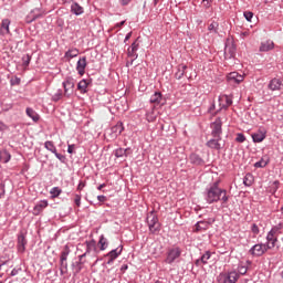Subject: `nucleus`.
Segmentation results:
<instances>
[{
    "label": "nucleus",
    "instance_id": "nucleus-1",
    "mask_svg": "<svg viewBox=\"0 0 283 283\" xmlns=\"http://www.w3.org/2000/svg\"><path fill=\"white\" fill-rule=\"evenodd\" d=\"M206 199L209 203L221 201L222 205H226L229 201L227 190L221 189L217 184L209 188Z\"/></svg>",
    "mask_w": 283,
    "mask_h": 283
},
{
    "label": "nucleus",
    "instance_id": "nucleus-2",
    "mask_svg": "<svg viewBox=\"0 0 283 283\" xmlns=\"http://www.w3.org/2000/svg\"><path fill=\"white\" fill-rule=\"evenodd\" d=\"M279 227H273L272 230L268 232V243H265L268 250L274 249L275 242H277L276 234L279 233Z\"/></svg>",
    "mask_w": 283,
    "mask_h": 283
},
{
    "label": "nucleus",
    "instance_id": "nucleus-3",
    "mask_svg": "<svg viewBox=\"0 0 283 283\" xmlns=\"http://www.w3.org/2000/svg\"><path fill=\"white\" fill-rule=\"evenodd\" d=\"M240 277V274L235 271L230 273H221L219 274V281L221 283H237Z\"/></svg>",
    "mask_w": 283,
    "mask_h": 283
},
{
    "label": "nucleus",
    "instance_id": "nucleus-4",
    "mask_svg": "<svg viewBox=\"0 0 283 283\" xmlns=\"http://www.w3.org/2000/svg\"><path fill=\"white\" fill-rule=\"evenodd\" d=\"M182 252L180 248H171V250L167 252V258L165 259V262L167 264H174V262L178 260Z\"/></svg>",
    "mask_w": 283,
    "mask_h": 283
},
{
    "label": "nucleus",
    "instance_id": "nucleus-5",
    "mask_svg": "<svg viewBox=\"0 0 283 283\" xmlns=\"http://www.w3.org/2000/svg\"><path fill=\"white\" fill-rule=\"evenodd\" d=\"M266 251V243H255V245L250 249V254L254 256H262Z\"/></svg>",
    "mask_w": 283,
    "mask_h": 283
},
{
    "label": "nucleus",
    "instance_id": "nucleus-6",
    "mask_svg": "<svg viewBox=\"0 0 283 283\" xmlns=\"http://www.w3.org/2000/svg\"><path fill=\"white\" fill-rule=\"evenodd\" d=\"M147 223L153 233L159 229L158 217L155 213L147 217Z\"/></svg>",
    "mask_w": 283,
    "mask_h": 283
},
{
    "label": "nucleus",
    "instance_id": "nucleus-7",
    "mask_svg": "<svg viewBox=\"0 0 283 283\" xmlns=\"http://www.w3.org/2000/svg\"><path fill=\"white\" fill-rule=\"evenodd\" d=\"M64 87V96L70 97L74 93V80L73 78H66L65 82H63Z\"/></svg>",
    "mask_w": 283,
    "mask_h": 283
},
{
    "label": "nucleus",
    "instance_id": "nucleus-8",
    "mask_svg": "<svg viewBox=\"0 0 283 283\" xmlns=\"http://www.w3.org/2000/svg\"><path fill=\"white\" fill-rule=\"evenodd\" d=\"M212 135L214 136V138H220V134L222 133V122L220 118H217L212 125Z\"/></svg>",
    "mask_w": 283,
    "mask_h": 283
},
{
    "label": "nucleus",
    "instance_id": "nucleus-9",
    "mask_svg": "<svg viewBox=\"0 0 283 283\" xmlns=\"http://www.w3.org/2000/svg\"><path fill=\"white\" fill-rule=\"evenodd\" d=\"M70 255V247L65 245L61 253V271L67 270V256Z\"/></svg>",
    "mask_w": 283,
    "mask_h": 283
},
{
    "label": "nucleus",
    "instance_id": "nucleus-10",
    "mask_svg": "<svg viewBox=\"0 0 283 283\" xmlns=\"http://www.w3.org/2000/svg\"><path fill=\"white\" fill-rule=\"evenodd\" d=\"M273 49H275V42H273L272 40H266V41L261 42L259 51L261 53H266Z\"/></svg>",
    "mask_w": 283,
    "mask_h": 283
},
{
    "label": "nucleus",
    "instance_id": "nucleus-11",
    "mask_svg": "<svg viewBox=\"0 0 283 283\" xmlns=\"http://www.w3.org/2000/svg\"><path fill=\"white\" fill-rule=\"evenodd\" d=\"M124 130H125V127L123 125V122H117V124L113 126L111 129V137L117 138V136H119Z\"/></svg>",
    "mask_w": 283,
    "mask_h": 283
},
{
    "label": "nucleus",
    "instance_id": "nucleus-12",
    "mask_svg": "<svg viewBox=\"0 0 283 283\" xmlns=\"http://www.w3.org/2000/svg\"><path fill=\"white\" fill-rule=\"evenodd\" d=\"M219 105L221 108H229V106L233 105V99L229 95H220Z\"/></svg>",
    "mask_w": 283,
    "mask_h": 283
},
{
    "label": "nucleus",
    "instance_id": "nucleus-13",
    "mask_svg": "<svg viewBox=\"0 0 283 283\" xmlns=\"http://www.w3.org/2000/svg\"><path fill=\"white\" fill-rule=\"evenodd\" d=\"M266 138V130L265 129H259L252 135L253 143L260 144Z\"/></svg>",
    "mask_w": 283,
    "mask_h": 283
},
{
    "label": "nucleus",
    "instance_id": "nucleus-14",
    "mask_svg": "<svg viewBox=\"0 0 283 283\" xmlns=\"http://www.w3.org/2000/svg\"><path fill=\"white\" fill-rule=\"evenodd\" d=\"M227 80H228L229 82L241 83V82H243V80H244V75H240L239 72H230V73L227 75Z\"/></svg>",
    "mask_w": 283,
    "mask_h": 283
},
{
    "label": "nucleus",
    "instance_id": "nucleus-15",
    "mask_svg": "<svg viewBox=\"0 0 283 283\" xmlns=\"http://www.w3.org/2000/svg\"><path fill=\"white\" fill-rule=\"evenodd\" d=\"M86 252L83 253V255H80V264H83V259L84 256L87 255V253H91L92 250H96V241L92 240V241H86Z\"/></svg>",
    "mask_w": 283,
    "mask_h": 283
},
{
    "label": "nucleus",
    "instance_id": "nucleus-16",
    "mask_svg": "<svg viewBox=\"0 0 283 283\" xmlns=\"http://www.w3.org/2000/svg\"><path fill=\"white\" fill-rule=\"evenodd\" d=\"M27 244H28V241L25 239V235L24 234H20L18 237V245H17L19 253H24Z\"/></svg>",
    "mask_w": 283,
    "mask_h": 283
},
{
    "label": "nucleus",
    "instance_id": "nucleus-17",
    "mask_svg": "<svg viewBox=\"0 0 283 283\" xmlns=\"http://www.w3.org/2000/svg\"><path fill=\"white\" fill-rule=\"evenodd\" d=\"M10 24H11V21L9 19L2 20L1 27H0V34H2L3 36H6V34H9Z\"/></svg>",
    "mask_w": 283,
    "mask_h": 283
},
{
    "label": "nucleus",
    "instance_id": "nucleus-18",
    "mask_svg": "<svg viewBox=\"0 0 283 283\" xmlns=\"http://www.w3.org/2000/svg\"><path fill=\"white\" fill-rule=\"evenodd\" d=\"M49 207L48 200H41L38 205L34 206L33 208V214L38 216L44 210L45 208Z\"/></svg>",
    "mask_w": 283,
    "mask_h": 283
},
{
    "label": "nucleus",
    "instance_id": "nucleus-19",
    "mask_svg": "<svg viewBox=\"0 0 283 283\" xmlns=\"http://www.w3.org/2000/svg\"><path fill=\"white\" fill-rule=\"evenodd\" d=\"M158 116H159V112L156 111L155 107L146 113V119L148 123H155Z\"/></svg>",
    "mask_w": 283,
    "mask_h": 283
},
{
    "label": "nucleus",
    "instance_id": "nucleus-20",
    "mask_svg": "<svg viewBox=\"0 0 283 283\" xmlns=\"http://www.w3.org/2000/svg\"><path fill=\"white\" fill-rule=\"evenodd\" d=\"M132 154H133V151L129 148L123 149L122 147H119L118 149L115 150L116 158H124V156H125V158H127L128 155H132Z\"/></svg>",
    "mask_w": 283,
    "mask_h": 283
},
{
    "label": "nucleus",
    "instance_id": "nucleus-21",
    "mask_svg": "<svg viewBox=\"0 0 283 283\" xmlns=\"http://www.w3.org/2000/svg\"><path fill=\"white\" fill-rule=\"evenodd\" d=\"M211 222L210 221H198L196 224V230L197 232L199 231H206L210 228Z\"/></svg>",
    "mask_w": 283,
    "mask_h": 283
},
{
    "label": "nucleus",
    "instance_id": "nucleus-22",
    "mask_svg": "<svg viewBox=\"0 0 283 283\" xmlns=\"http://www.w3.org/2000/svg\"><path fill=\"white\" fill-rule=\"evenodd\" d=\"M123 248L118 251V250H113L111 252L107 253L108 256V264H112V262H114L116 259H118V256L122 254Z\"/></svg>",
    "mask_w": 283,
    "mask_h": 283
},
{
    "label": "nucleus",
    "instance_id": "nucleus-23",
    "mask_svg": "<svg viewBox=\"0 0 283 283\" xmlns=\"http://www.w3.org/2000/svg\"><path fill=\"white\" fill-rule=\"evenodd\" d=\"M78 53H80V51H78L77 49L67 50V51L65 52V55L63 56V59H64L65 61H70V60H72V59H74L75 56H78Z\"/></svg>",
    "mask_w": 283,
    "mask_h": 283
},
{
    "label": "nucleus",
    "instance_id": "nucleus-24",
    "mask_svg": "<svg viewBox=\"0 0 283 283\" xmlns=\"http://www.w3.org/2000/svg\"><path fill=\"white\" fill-rule=\"evenodd\" d=\"M282 81H280V78H272V81L269 84V88L271 91H280L281 86H282Z\"/></svg>",
    "mask_w": 283,
    "mask_h": 283
},
{
    "label": "nucleus",
    "instance_id": "nucleus-25",
    "mask_svg": "<svg viewBox=\"0 0 283 283\" xmlns=\"http://www.w3.org/2000/svg\"><path fill=\"white\" fill-rule=\"evenodd\" d=\"M12 159V155L8 150L0 151V161L2 164H8Z\"/></svg>",
    "mask_w": 283,
    "mask_h": 283
},
{
    "label": "nucleus",
    "instance_id": "nucleus-26",
    "mask_svg": "<svg viewBox=\"0 0 283 283\" xmlns=\"http://www.w3.org/2000/svg\"><path fill=\"white\" fill-rule=\"evenodd\" d=\"M27 116L33 119L34 123H38L40 119V115L33 108L28 107L25 109Z\"/></svg>",
    "mask_w": 283,
    "mask_h": 283
},
{
    "label": "nucleus",
    "instance_id": "nucleus-27",
    "mask_svg": "<svg viewBox=\"0 0 283 283\" xmlns=\"http://www.w3.org/2000/svg\"><path fill=\"white\" fill-rule=\"evenodd\" d=\"M86 66H87V57L85 56L80 57V61L77 62V65H76V70L78 72H84L86 70Z\"/></svg>",
    "mask_w": 283,
    "mask_h": 283
},
{
    "label": "nucleus",
    "instance_id": "nucleus-28",
    "mask_svg": "<svg viewBox=\"0 0 283 283\" xmlns=\"http://www.w3.org/2000/svg\"><path fill=\"white\" fill-rule=\"evenodd\" d=\"M150 103H154L155 105H161L163 94L160 92H155V94L150 97Z\"/></svg>",
    "mask_w": 283,
    "mask_h": 283
},
{
    "label": "nucleus",
    "instance_id": "nucleus-29",
    "mask_svg": "<svg viewBox=\"0 0 283 283\" xmlns=\"http://www.w3.org/2000/svg\"><path fill=\"white\" fill-rule=\"evenodd\" d=\"M237 49L234 45H226V59H232L235 56Z\"/></svg>",
    "mask_w": 283,
    "mask_h": 283
},
{
    "label": "nucleus",
    "instance_id": "nucleus-30",
    "mask_svg": "<svg viewBox=\"0 0 283 283\" xmlns=\"http://www.w3.org/2000/svg\"><path fill=\"white\" fill-rule=\"evenodd\" d=\"M91 81H86L85 78H83L78 84H77V90L81 93H87V87L90 85Z\"/></svg>",
    "mask_w": 283,
    "mask_h": 283
},
{
    "label": "nucleus",
    "instance_id": "nucleus-31",
    "mask_svg": "<svg viewBox=\"0 0 283 283\" xmlns=\"http://www.w3.org/2000/svg\"><path fill=\"white\" fill-rule=\"evenodd\" d=\"M71 11L77 15L84 13L83 7H81V4H78L77 2L71 4Z\"/></svg>",
    "mask_w": 283,
    "mask_h": 283
},
{
    "label": "nucleus",
    "instance_id": "nucleus-32",
    "mask_svg": "<svg viewBox=\"0 0 283 283\" xmlns=\"http://www.w3.org/2000/svg\"><path fill=\"white\" fill-rule=\"evenodd\" d=\"M269 163H270L269 156H263L261 158V160H259L258 163L254 164V167H256V168L266 167V165H269Z\"/></svg>",
    "mask_w": 283,
    "mask_h": 283
},
{
    "label": "nucleus",
    "instance_id": "nucleus-33",
    "mask_svg": "<svg viewBox=\"0 0 283 283\" xmlns=\"http://www.w3.org/2000/svg\"><path fill=\"white\" fill-rule=\"evenodd\" d=\"M207 146H209V148L211 149H217V150H220L221 149V146L219 144V139H210L208 143H207Z\"/></svg>",
    "mask_w": 283,
    "mask_h": 283
},
{
    "label": "nucleus",
    "instance_id": "nucleus-34",
    "mask_svg": "<svg viewBox=\"0 0 283 283\" xmlns=\"http://www.w3.org/2000/svg\"><path fill=\"white\" fill-rule=\"evenodd\" d=\"M190 160H191V164H193V165H202L203 164L202 158L196 154H192L190 156Z\"/></svg>",
    "mask_w": 283,
    "mask_h": 283
},
{
    "label": "nucleus",
    "instance_id": "nucleus-35",
    "mask_svg": "<svg viewBox=\"0 0 283 283\" xmlns=\"http://www.w3.org/2000/svg\"><path fill=\"white\" fill-rule=\"evenodd\" d=\"M138 44L136 41L133 42L132 46L128 49V55L129 56H135L136 55V51L138 50Z\"/></svg>",
    "mask_w": 283,
    "mask_h": 283
},
{
    "label": "nucleus",
    "instance_id": "nucleus-36",
    "mask_svg": "<svg viewBox=\"0 0 283 283\" xmlns=\"http://www.w3.org/2000/svg\"><path fill=\"white\" fill-rule=\"evenodd\" d=\"M45 148L50 151H52V154H55L56 156L57 155V149L56 147L53 145V142H45Z\"/></svg>",
    "mask_w": 283,
    "mask_h": 283
},
{
    "label": "nucleus",
    "instance_id": "nucleus-37",
    "mask_svg": "<svg viewBox=\"0 0 283 283\" xmlns=\"http://www.w3.org/2000/svg\"><path fill=\"white\" fill-rule=\"evenodd\" d=\"M98 244H99V250L101 251L106 250L107 249V239H105L104 235H101Z\"/></svg>",
    "mask_w": 283,
    "mask_h": 283
},
{
    "label": "nucleus",
    "instance_id": "nucleus-38",
    "mask_svg": "<svg viewBox=\"0 0 283 283\" xmlns=\"http://www.w3.org/2000/svg\"><path fill=\"white\" fill-rule=\"evenodd\" d=\"M31 56L30 55H23L22 56V66L24 70H28V65L30 64Z\"/></svg>",
    "mask_w": 283,
    "mask_h": 283
},
{
    "label": "nucleus",
    "instance_id": "nucleus-39",
    "mask_svg": "<svg viewBox=\"0 0 283 283\" xmlns=\"http://www.w3.org/2000/svg\"><path fill=\"white\" fill-rule=\"evenodd\" d=\"M245 186H252L253 184V176L252 174H247L243 180Z\"/></svg>",
    "mask_w": 283,
    "mask_h": 283
},
{
    "label": "nucleus",
    "instance_id": "nucleus-40",
    "mask_svg": "<svg viewBox=\"0 0 283 283\" xmlns=\"http://www.w3.org/2000/svg\"><path fill=\"white\" fill-rule=\"evenodd\" d=\"M62 190L57 187H54L50 190V193L53 198H57L59 196H61Z\"/></svg>",
    "mask_w": 283,
    "mask_h": 283
},
{
    "label": "nucleus",
    "instance_id": "nucleus-41",
    "mask_svg": "<svg viewBox=\"0 0 283 283\" xmlns=\"http://www.w3.org/2000/svg\"><path fill=\"white\" fill-rule=\"evenodd\" d=\"M211 259V253L210 252H206L202 256H201V261L203 262V264H207L208 260Z\"/></svg>",
    "mask_w": 283,
    "mask_h": 283
},
{
    "label": "nucleus",
    "instance_id": "nucleus-42",
    "mask_svg": "<svg viewBox=\"0 0 283 283\" xmlns=\"http://www.w3.org/2000/svg\"><path fill=\"white\" fill-rule=\"evenodd\" d=\"M62 96H63L62 91L59 90V92L55 93L52 98L54 102H59V101H61Z\"/></svg>",
    "mask_w": 283,
    "mask_h": 283
},
{
    "label": "nucleus",
    "instance_id": "nucleus-43",
    "mask_svg": "<svg viewBox=\"0 0 283 283\" xmlns=\"http://www.w3.org/2000/svg\"><path fill=\"white\" fill-rule=\"evenodd\" d=\"M235 140L237 143L242 144V143H245V137L243 134H238Z\"/></svg>",
    "mask_w": 283,
    "mask_h": 283
},
{
    "label": "nucleus",
    "instance_id": "nucleus-44",
    "mask_svg": "<svg viewBox=\"0 0 283 283\" xmlns=\"http://www.w3.org/2000/svg\"><path fill=\"white\" fill-rule=\"evenodd\" d=\"M20 82H21V78L18 77V76L11 78V85L12 86L20 85Z\"/></svg>",
    "mask_w": 283,
    "mask_h": 283
},
{
    "label": "nucleus",
    "instance_id": "nucleus-45",
    "mask_svg": "<svg viewBox=\"0 0 283 283\" xmlns=\"http://www.w3.org/2000/svg\"><path fill=\"white\" fill-rule=\"evenodd\" d=\"M243 15H244V18H245V20L248 22L252 21V18H253V13L252 12H244Z\"/></svg>",
    "mask_w": 283,
    "mask_h": 283
},
{
    "label": "nucleus",
    "instance_id": "nucleus-46",
    "mask_svg": "<svg viewBox=\"0 0 283 283\" xmlns=\"http://www.w3.org/2000/svg\"><path fill=\"white\" fill-rule=\"evenodd\" d=\"M81 201H82L81 195H75L74 202H75L76 207H81Z\"/></svg>",
    "mask_w": 283,
    "mask_h": 283
},
{
    "label": "nucleus",
    "instance_id": "nucleus-47",
    "mask_svg": "<svg viewBox=\"0 0 283 283\" xmlns=\"http://www.w3.org/2000/svg\"><path fill=\"white\" fill-rule=\"evenodd\" d=\"M251 230H252V233H254V234H259L260 233V229H259L258 224H253Z\"/></svg>",
    "mask_w": 283,
    "mask_h": 283
},
{
    "label": "nucleus",
    "instance_id": "nucleus-48",
    "mask_svg": "<svg viewBox=\"0 0 283 283\" xmlns=\"http://www.w3.org/2000/svg\"><path fill=\"white\" fill-rule=\"evenodd\" d=\"M8 129V125L3 124V122H0V132H6Z\"/></svg>",
    "mask_w": 283,
    "mask_h": 283
},
{
    "label": "nucleus",
    "instance_id": "nucleus-49",
    "mask_svg": "<svg viewBox=\"0 0 283 283\" xmlns=\"http://www.w3.org/2000/svg\"><path fill=\"white\" fill-rule=\"evenodd\" d=\"M97 199H98L99 202H105V201H107V197H104V195H99V196L97 197Z\"/></svg>",
    "mask_w": 283,
    "mask_h": 283
},
{
    "label": "nucleus",
    "instance_id": "nucleus-50",
    "mask_svg": "<svg viewBox=\"0 0 283 283\" xmlns=\"http://www.w3.org/2000/svg\"><path fill=\"white\" fill-rule=\"evenodd\" d=\"M74 148H75L74 145H69V146H67V153H69V154H73V153H74Z\"/></svg>",
    "mask_w": 283,
    "mask_h": 283
},
{
    "label": "nucleus",
    "instance_id": "nucleus-51",
    "mask_svg": "<svg viewBox=\"0 0 283 283\" xmlns=\"http://www.w3.org/2000/svg\"><path fill=\"white\" fill-rule=\"evenodd\" d=\"M218 28V23L213 22L209 25V30H216Z\"/></svg>",
    "mask_w": 283,
    "mask_h": 283
},
{
    "label": "nucleus",
    "instance_id": "nucleus-52",
    "mask_svg": "<svg viewBox=\"0 0 283 283\" xmlns=\"http://www.w3.org/2000/svg\"><path fill=\"white\" fill-rule=\"evenodd\" d=\"M185 75V73L179 72L175 74V77H177V80H181V77Z\"/></svg>",
    "mask_w": 283,
    "mask_h": 283
},
{
    "label": "nucleus",
    "instance_id": "nucleus-53",
    "mask_svg": "<svg viewBox=\"0 0 283 283\" xmlns=\"http://www.w3.org/2000/svg\"><path fill=\"white\" fill-rule=\"evenodd\" d=\"M84 187H85V184L84 182H80L78 187H77V190L82 191Z\"/></svg>",
    "mask_w": 283,
    "mask_h": 283
},
{
    "label": "nucleus",
    "instance_id": "nucleus-54",
    "mask_svg": "<svg viewBox=\"0 0 283 283\" xmlns=\"http://www.w3.org/2000/svg\"><path fill=\"white\" fill-rule=\"evenodd\" d=\"M132 0H122V6H128Z\"/></svg>",
    "mask_w": 283,
    "mask_h": 283
},
{
    "label": "nucleus",
    "instance_id": "nucleus-55",
    "mask_svg": "<svg viewBox=\"0 0 283 283\" xmlns=\"http://www.w3.org/2000/svg\"><path fill=\"white\" fill-rule=\"evenodd\" d=\"M124 24H125V21H123V22H120V23H117V24L115 25V28H122V27H124Z\"/></svg>",
    "mask_w": 283,
    "mask_h": 283
},
{
    "label": "nucleus",
    "instance_id": "nucleus-56",
    "mask_svg": "<svg viewBox=\"0 0 283 283\" xmlns=\"http://www.w3.org/2000/svg\"><path fill=\"white\" fill-rule=\"evenodd\" d=\"M132 36H133V33H128V34L125 36V41L129 40Z\"/></svg>",
    "mask_w": 283,
    "mask_h": 283
},
{
    "label": "nucleus",
    "instance_id": "nucleus-57",
    "mask_svg": "<svg viewBox=\"0 0 283 283\" xmlns=\"http://www.w3.org/2000/svg\"><path fill=\"white\" fill-rule=\"evenodd\" d=\"M205 3V7H210L209 0H202Z\"/></svg>",
    "mask_w": 283,
    "mask_h": 283
},
{
    "label": "nucleus",
    "instance_id": "nucleus-58",
    "mask_svg": "<svg viewBox=\"0 0 283 283\" xmlns=\"http://www.w3.org/2000/svg\"><path fill=\"white\" fill-rule=\"evenodd\" d=\"M104 187H106V184L99 185V187L97 188V190H103Z\"/></svg>",
    "mask_w": 283,
    "mask_h": 283
},
{
    "label": "nucleus",
    "instance_id": "nucleus-59",
    "mask_svg": "<svg viewBox=\"0 0 283 283\" xmlns=\"http://www.w3.org/2000/svg\"><path fill=\"white\" fill-rule=\"evenodd\" d=\"M245 272H247V269H245V268H242L241 271H240V273H241L242 275H244Z\"/></svg>",
    "mask_w": 283,
    "mask_h": 283
},
{
    "label": "nucleus",
    "instance_id": "nucleus-60",
    "mask_svg": "<svg viewBox=\"0 0 283 283\" xmlns=\"http://www.w3.org/2000/svg\"><path fill=\"white\" fill-rule=\"evenodd\" d=\"M3 188L2 187H0V198H2V196H3Z\"/></svg>",
    "mask_w": 283,
    "mask_h": 283
},
{
    "label": "nucleus",
    "instance_id": "nucleus-61",
    "mask_svg": "<svg viewBox=\"0 0 283 283\" xmlns=\"http://www.w3.org/2000/svg\"><path fill=\"white\" fill-rule=\"evenodd\" d=\"M160 1H161V0H154L155 6H158V3H159Z\"/></svg>",
    "mask_w": 283,
    "mask_h": 283
},
{
    "label": "nucleus",
    "instance_id": "nucleus-62",
    "mask_svg": "<svg viewBox=\"0 0 283 283\" xmlns=\"http://www.w3.org/2000/svg\"><path fill=\"white\" fill-rule=\"evenodd\" d=\"M279 185H280L279 181H275V182H274V186H275V187H279Z\"/></svg>",
    "mask_w": 283,
    "mask_h": 283
},
{
    "label": "nucleus",
    "instance_id": "nucleus-63",
    "mask_svg": "<svg viewBox=\"0 0 283 283\" xmlns=\"http://www.w3.org/2000/svg\"><path fill=\"white\" fill-rule=\"evenodd\" d=\"M72 0H62V2L66 3V2H71Z\"/></svg>",
    "mask_w": 283,
    "mask_h": 283
},
{
    "label": "nucleus",
    "instance_id": "nucleus-64",
    "mask_svg": "<svg viewBox=\"0 0 283 283\" xmlns=\"http://www.w3.org/2000/svg\"><path fill=\"white\" fill-rule=\"evenodd\" d=\"M155 283H163V282H160V280H157Z\"/></svg>",
    "mask_w": 283,
    "mask_h": 283
}]
</instances>
